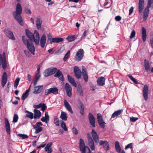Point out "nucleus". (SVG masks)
<instances>
[{"label": "nucleus", "instance_id": "nucleus-44", "mask_svg": "<svg viewBox=\"0 0 153 153\" xmlns=\"http://www.w3.org/2000/svg\"><path fill=\"white\" fill-rule=\"evenodd\" d=\"M70 53V51H68L65 55L63 58L64 61H65L69 58Z\"/></svg>", "mask_w": 153, "mask_h": 153}, {"label": "nucleus", "instance_id": "nucleus-9", "mask_svg": "<svg viewBox=\"0 0 153 153\" xmlns=\"http://www.w3.org/2000/svg\"><path fill=\"white\" fill-rule=\"evenodd\" d=\"M74 71L75 76L78 79L80 78L81 76L82 73L79 68L75 66L74 68Z\"/></svg>", "mask_w": 153, "mask_h": 153}, {"label": "nucleus", "instance_id": "nucleus-38", "mask_svg": "<svg viewBox=\"0 0 153 153\" xmlns=\"http://www.w3.org/2000/svg\"><path fill=\"white\" fill-rule=\"evenodd\" d=\"M75 36H69L66 38V39L68 41L70 42L74 41L76 38Z\"/></svg>", "mask_w": 153, "mask_h": 153}, {"label": "nucleus", "instance_id": "nucleus-22", "mask_svg": "<svg viewBox=\"0 0 153 153\" xmlns=\"http://www.w3.org/2000/svg\"><path fill=\"white\" fill-rule=\"evenodd\" d=\"M55 77H58L59 79L61 81H64L63 76L61 71L59 70L56 71V74L54 75Z\"/></svg>", "mask_w": 153, "mask_h": 153}, {"label": "nucleus", "instance_id": "nucleus-18", "mask_svg": "<svg viewBox=\"0 0 153 153\" xmlns=\"http://www.w3.org/2000/svg\"><path fill=\"white\" fill-rule=\"evenodd\" d=\"M4 120L6 132L8 134H10V124L7 118H5Z\"/></svg>", "mask_w": 153, "mask_h": 153}, {"label": "nucleus", "instance_id": "nucleus-41", "mask_svg": "<svg viewBox=\"0 0 153 153\" xmlns=\"http://www.w3.org/2000/svg\"><path fill=\"white\" fill-rule=\"evenodd\" d=\"M1 63L4 69H5L7 68V62L6 59H1Z\"/></svg>", "mask_w": 153, "mask_h": 153}, {"label": "nucleus", "instance_id": "nucleus-33", "mask_svg": "<svg viewBox=\"0 0 153 153\" xmlns=\"http://www.w3.org/2000/svg\"><path fill=\"white\" fill-rule=\"evenodd\" d=\"M30 91V88L26 90L25 93H24L22 95V100H24L28 97V93Z\"/></svg>", "mask_w": 153, "mask_h": 153}, {"label": "nucleus", "instance_id": "nucleus-57", "mask_svg": "<svg viewBox=\"0 0 153 153\" xmlns=\"http://www.w3.org/2000/svg\"><path fill=\"white\" fill-rule=\"evenodd\" d=\"M132 147V143H130L126 146L125 147V149L126 150L128 148H131Z\"/></svg>", "mask_w": 153, "mask_h": 153}, {"label": "nucleus", "instance_id": "nucleus-17", "mask_svg": "<svg viewBox=\"0 0 153 153\" xmlns=\"http://www.w3.org/2000/svg\"><path fill=\"white\" fill-rule=\"evenodd\" d=\"M100 145L103 146L104 149L106 150H108L109 149V144L108 142L106 141L100 140Z\"/></svg>", "mask_w": 153, "mask_h": 153}, {"label": "nucleus", "instance_id": "nucleus-16", "mask_svg": "<svg viewBox=\"0 0 153 153\" xmlns=\"http://www.w3.org/2000/svg\"><path fill=\"white\" fill-rule=\"evenodd\" d=\"M7 81V75L6 72H4L3 74L1 80V86L4 87Z\"/></svg>", "mask_w": 153, "mask_h": 153}, {"label": "nucleus", "instance_id": "nucleus-13", "mask_svg": "<svg viewBox=\"0 0 153 153\" xmlns=\"http://www.w3.org/2000/svg\"><path fill=\"white\" fill-rule=\"evenodd\" d=\"M65 88L67 95L69 97H71L72 94V89L71 86L68 83H66L65 84Z\"/></svg>", "mask_w": 153, "mask_h": 153}, {"label": "nucleus", "instance_id": "nucleus-21", "mask_svg": "<svg viewBox=\"0 0 153 153\" xmlns=\"http://www.w3.org/2000/svg\"><path fill=\"white\" fill-rule=\"evenodd\" d=\"M105 79L103 77H99L97 80L98 84L101 86H102L105 85Z\"/></svg>", "mask_w": 153, "mask_h": 153}, {"label": "nucleus", "instance_id": "nucleus-47", "mask_svg": "<svg viewBox=\"0 0 153 153\" xmlns=\"http://www.w3.org/2000/svg\"><path fill=\"white\" fill-rule=\"evenodd\" d=\"M34 88L33 89V93L34 94H38V86H34Z\"/></svg>", "mask_w": 153, "mask_h": 153}, {"label": "nucleus", "instance_id": "nucleus-31", "mask_svg": "<svg viewBox=\"0 0 153 153\" xmlns=\"http://www.w3.org/2000/svg\"><path fill=\"white\" fill-rule=\"evenodd\" d=\"M122 111L123 110H119L115 111L112 115L111 118H114L120 115Z\"/></svg>", "mask_w": 153, "mask_h": 153}, {"label": "nucleus", "instance_id": "nucleus-26", "mask_svg": "<svg viewBox=\"0 0 153 153\" xmlns=\"http://www.w3.org/2000/svg\"><path fill=\"white\" fill-rule=\"evenodd\" d=\"M149 13V10L145 8V9L144 11L143 17V20L146 21L148 17V14Z\"/></svg>", "mask_w": 153, "mask_h": 153}, {"label": "nucleus", "instance_id": "nucleus-51", "mask_svg": "<svg viewBox=\"0 0 153 153\" xmlns=\"http://www.w3.org/2000/svg\"><path fill=\"white\" fill-rule=\"evenodd\" d=\"M18 119V115L16 114H14L13 117V122L14 123L17 122Z\"/></svg>", "mask_w": 153, "mask_h": 153}, {"label": "nucleus", "instance_id": "nucleus-29", "mask_svg": "<svg viewBox=\"0 0 153 153\" xmlns=\"http://www.w3.org/2000/svg\"><path fill=\"white\" fill-rule=\"evenodd\" d=\"M67 77L70 82L74 86L76 87L77 85L74 79L71 76L69 75L67 76Z\"/></svg>", "mask_w": 153, "mask_h": 153}, {"label": "nucleus", "instance_id": "nucleus-43", "mask_svg": "<svg viewBox=\"0 0 153 153\" xmlns=\"http://www.w3.org/2000/svg\"><path fill=\"white\" fill-rule=\"evenodd\" d=\"M128 77L130 78V79L132 80L135 84H138L139 82L138 81L136 80V79L134 78L130 74L128 75Z\"/></svg>", "mask_w": 153, "mask_h": 153}, {"label": "nucleus", "instance_id": "nucleus-58", "mask_svg": "<svg viewBox=\"0 0 153 153\" xmlns=\"http://www.w3.org/2000/svg\"><path fill=\"white\" fill-rule=\"evenodd\" d=\"M72 130L74 134L76 135L78 134V131L77 129L76 128L74 127H73L72 129Z\"/></svg>", "mask_w": 153, "mask_h": 153}, {"label": "nucleus", "instance_id": "nucleus-34", "mask_svg": "<svg viewBox=\"0 0 153 153\" xmlns=\"http://www.w3.org/2000/svg\"><path fill=\"white\" fill-rule=\"evenodd\" d=\"M42 21L41 19L39 18V30L40 32L43 33L44 30L43 26L42 25Z\"/></svg>", "mask_w": 153, "mask_h": 153}, {"label": "nucleus", "instance_id": "nucleus-52", "mask_svg": "<svg viewBox=\"0 0 153 153\" xmlns=\"http://www.w3.org/2000/svg\"><path fill=\"white\" fill-rule=\"evenodd\" d=\"M34 128L36 129V131L35 133L36 134H37L38 133V122L36 123V125H35L33 126Z\"/></svg>", "mask_w": 153, "mask_h": 153}, {"label": "nucleus", "instance_id": "nucleus-62", "mask_svg": "<svg viewBox=\"0 0 153 153\" xmlns=\"http://www.w3.org/2000/svg\"><path fill=\"white\" fill-rule=\"evenodd\" d=\"M88 33V30H85L84 31V32L83 34V37H85Z\"/></svg>", "mask_w": 153, "mask_h": 153}, {"label": "nucleus", "instance_id": "nucleus-11", "mask_svg": "<svg viewBox=\"0 0 153 153\" xmlns=\"http://www.w3.org/2000/svg\"><path fill=\"white\" fill-rule=\"evenodd\" d=\"M88 119L91 125L93 127H94L95 125V118L93 114L90 113L88 114Z\"/></svg>", "mask_w": 153, "mask_h": 153}, {"label": "nucleus", "instance_id": "nucleus-20", "mask_svg": "<svg viewBox=\"0 0 153 153\" xmlns=\"http://www.w3.org/2000/svg\"><path fill=\"white\" fill-rule=\"evenodd\" d=\"M88 145L92 150H95V146L94 141L92 138H89L88 140Z\"/></svg>", "mask_w": 153, "mask_h": 153}, {"label": "nucleus", "instance_id": "nucleus-27", "mask_svg": "<svg viewBox=\"0 0 153 153\" xmlns=\"http://www.w3.org/2000/svg\"><path fill=\"white\" fill-rule=\"evenodd\" d=\"M64 40L63 38H57L52 39V40H50V43L52 44L53 42L59 43L60 42H62Z\"/></svg>", "mask_w": 153, "mask_h": 153}, {"label": "nucleus", "instance_id": "nucleus-64", "mask_svg": "<svg viewBox=\"0 0 153 153\" xmlns=\"http://www.w3.org/2000/svg\"><path fill=\"white\" fill-rule=\"evenodd\" d=\"M24 52H25V54H26V55L28 57L30 56V54L29 52L28 51L25 50V51Z\"/></svg>", "mask_w": 153, "mask_h": 153}, {"label": "nucleus", "instance_id": "nucleus-35", "mask_svg": "<svg viewBox=\"0 0 153 153\" xmlns=\"http://www.w3.org/2000/svg\"><path fill=\"white\" fill-rule=\"evenodd\" d=\"M37 73L35 76V78L33 81V85L34 86H36L37 82L38 81V67L37 70Z\"/></svg>", "mask_w": 153, "mask_h": 153}, {"label": "nucleus", "instance_id": "nucleus-4", "mask_svg": "<svg viewBox=\"0 0 153 153\" xmlns=\"http://www.w3.org/2000/svg\"><path fill=\"white\" fill-rule=\"evenodd\" d=\"M57 69L56 68H50L45 70L44 72V75L45 76H48L55 74L57 71Z\"/></svg>", "mask_w": 153, "mask_h": 153}, {"label": "nucleus", "instance_id": "nucleus-3", "mask_svg": "<svg viewBox=\"0 0 153 153\" xmlns=\"http://www.w3.org/2000/svg\"><path fill=\"white\" fill-rule=\"evenodd\" d=\"M79 146L80 151L82 153L90 152V149L88 147L85 146L84 142L82 139L79 140Z\"/></svg>", "mask_w": 153, "mask_h": 153}, {"label": "nucleus", "instance_id": "nucleus-30", "mask_svg": "<svg viewBox=\"0 0 153 153\" xmlns=\"http://www.w3.org/2000/svg\"><path fill=\"white\" fill-rule=\"evenodd\" d=\"M142 39L143 42H145L146 38V30L143 27L142 28Z\"/></svg>", "mask_w": 153, "mask_h": 153}, {"label": "nucleus", "instance_id": "nucleus-50", "mask_svg": "<svg viewBox=\"0 0 153 153\" xmlns=\"http://www.w3.org/2000/svg\"><path fill=\"white\" fill-rule=\"evenodd\" d=\"M54 123L57 126H59V120L58 118L57 117H55L54 120Z\"/></svg>", "mask_w": 153, "mask_h": 153}, {"label": "nucleus", "instance_id": "nucleus-40", "mask_svg": "<svg viewBox=\"0 0 153 153\" xmlns=\"http://www.w3.org/2000/svg\"><path fill=\"white\" fill-rule=\"evenodd\" d=\"M77 91L80 95L82 96L83 91L82 89V87L80 84L78 85L77 86Z\"/></svg>", "mask_w": 153, "mask_h": 153}, {"label": "nucleus", "instance_id": "nucleus-14", "mask_svg": "<svg viewBox=\"0 0 153 153\" xmlns=\"http://www.w3.org/2000/svg\"><path fill=\"white\" fill-rule=\"evenodd\" d=\"M46 42V36L45 34H44L41 36L40 40V45L42 48H44L45 47Z\"/></svg>", "mask_w": 153, "mask_h": 153}, {"label": "nucleus", "instance_id": "nucleus-6", "mask_svg": "<svg viewBox=\"0 0 153 153\" xmlns=\"http://www.w3.org/2000/svg\"><path fill=\"white\" fill-rule=\"evenodd\" d=\"M45 93L46 95H48L51 93L56 94H58V90L56 87H54L46 90Z\"/></svg>", "mask_w": 153, "mask_h": 153}, {"label": "nucleus", "instance_id": "nucleus-55", "mask_svg": "<svg viewBox=\"0 0 153 153\" xmlns=\"http://www.w3.org/2000/svg\"><path fill=\"white\" fill-rule=\"evenodd\" d=\"M138 119V118L136 117H131L130 118V121L131 122H134Z\"/></svg>", "mask_w": 153, "mask_h": 153}, {"label": "nucleus", "instance_id": "nucleus-32", "mask_svg": "<svg viewBox=\"0 0 153 153\" xmlns=\"http://www.w3.org/2000/svg\"><path fill=\"white\" fill-rule=\"evenodd\" d=\"M60 118L62 120L66 121L67 120V115L66 112L64 111H62Z\"/></svg>", "mask_w": 153, "mask_h": 153}, {"label": "nucleus", "instance_id": "nucleus-59", "mask_svg": "<svg viewBox=\"0 0 153 153\" xmlns=\"http://www.w3.org/2000/svg\"><path fill=\"white\" fill-rule=\"evenodd\" d=\"M25 12L27 14H30L31 13V11L28 8H26L25 10Z\"/></svg>", "mask_w": 153, "mask_h": 153}, {"label": "nucleus", "instance_id": "nucleus-15", "mask_svg": "<svg viewBox=\"0 0 153 153\" xmlns=\"http://www.w3.org/2000/svg\"><path fill=\"white\" fill-rule=\"evenodd\" d=\"M82 76L85 82H87L88 81V76L85 70V67L84 66H82Z\"/></svg>", "mask_w": 153, "mask_h": 153}, {"label": "nucleus", "instance_id": "nucleus-19", "mask_svg": "<svg viewBox=\"0 0 153 153\" xmlns=\"http://www.w3.org/2000/svg\"><path fill=\"white\" fill-rule=\"evenodd\" d=\"M144 5V0H139L138 3L139 11L141 13L143 10Z\"/></svg>", "mask_w": 153, "mask_h": 153}, {"label": "nucleus", "instance_id": "nucleus-53", "mask_svg": "<svg viewBox=\"0 0 153 153\" xmlns=\"http://www.w3.org/2000/svg\"><path fill=\"white\" fill-rule=\"evenodd\" d=\"M152 3L153 2L152 0H148L147 6L146 8L149 9Z\"/></svg>", "mask_w": 153, "mask_h": 153}, {"label": "nucleus", "instance_id": "nucleus-10", "mask_svg": "<svg viewBox=\"0 0 153 153\" xmlns=\"http://www.w3.org/2000/svg\"><path fill=\"white\" fill-rule=\"evenodd\" d=\"M4 32L6 36L9 39L13 40L15 39V38L11 31L7 29H5L4 30Z\"/></svg>", "mask_w": 153, "mask_h": 153}, {"label": "nucleus", "instance_id": "nucleus-7", "mask_svg": "<svg viewBox=\"0 0 153 153\" xmlns=\"http://www.w3.org/2000/svg\"><path fill=\"white\" fill-rule=\"evenodd\" d=\"M97 116L99 125L102 128H104L105 123L103 119L102 115L98 113L97 114Z\"/></svg>", "mask_w": 153, "mask_h": 153}, {"label": "nucleus", "instance_id": "nucleus-8", "mask_svg": "<svg viewBox=\"0 0 153 153\" xmlns=\"http://www.w3.org/2000/svg\"><path fill=\"white\" fill-rule=\"evenodd\" d=\"M143 95L145 100H147L148 97L149 89L147 85H145L143 87Z\"/></svg>", "mask_w": 153, "mask_h": 153}, {"label": "nucleus", "instance_id": "nucleus-24", "mask_svg": "<svg viewBox=\"0 0 153 153\" xmlns=\"http://www.w3.org/2000/svg\"><path fill=\"white\" fill-rule=\"evenodd\" d=\"M64 105L67 109L68 111H69L71 113H73V112L71 105L66 100H64Z\"/></svg>", "mask_w": 153, "mask_h": 153}, {"label": "nucleus", "instance_id": "nucleus-39", "mask_svg": "<svg viewBox=\"0 0 153 153\" xmlns=\"http://www.w3.org/2000/svg\"><path fill=\"white\" fill-rule=\"evenodd\" d=\"M80 104L79 109H80V113L82 115H83L84 114L83 105L82 102H80Z\"/></svg>", "mask_w": 153, "mask_h": 153}, {"label": "nucleus", "instance_id": "nucleus-25", "mask_svg": "<svg viewBox=\"0 0 153 153\" xmlns=\"http://www.w3.org/2000/svg\"><path fill=\"white\" fill-rule=\"evenodd\" d=\"M144 66L145 70L146 72H148L150 70V65L148 61L146 59H145L144 61Z\"/></svg>", "mask_w": 153, "mask_h": 153}, {"label": "nucleus", "instance_id": "nucleus-37", "mask_svg": "<svg viewBox=\"0 0 153 153\" xmlns=\"http://www.w3.org/2000/svg\"><path fill=\"white\" fill-rule=\"evenodd\" d=\"M47 108L46 104L44 103H40L39 104V108H41V110L44 112Z\"/></svg>", "mask_w": 153, "mask_h": 153}, {"label": "nucleus", "instance_id": "nucleus-36", "mask_svg": "<svg viewBox=\"0 0 153 153\" xmlns=\"http://www.w3.org/2000/svg\"><path fill=\"white\" fill-rule=\"evenodd\" d=\"M115 149L117 152H120L121 150V148L119 145L118 141H116L115 143Z\"/></svg>", "mask_w": 153, "mask_h": 153}, {"label": "nucleus", "instance_id": "nucleus-60", "mask_svg": "<svg viewBox=\"0 0 153 153\" xmlns=\"http://www.w3.org/2000/svg\"><path fill=\"white\" fill-rule=\"evenodd\" d=\"M115 19L116 21H119L121 19V18L120 16H117L115 17Z\"/></svg>", "mask_w": 153, "mask_h": 153}, {"label": "nucleus", "instance_id": "nucleus-28", "mask_svg": "<svg viewBox=\"0 0 153 153\" xmlns=\"http://www.w3.org/2000/svg\"><path fill=\"white\" fill-rule=\"evenodd\" d=\"M49 117L48 112H46L45 113V117H43L41 119V120L43 122H45L47 123L49 120Z\"/></svg>", "mask_w": 153, "mask_h": 153}, {"label": "nucleus", "instance_id": "nucleus-61", "mask_svg": "<svg viewBox=\"0 0 153 153\" xmlns=\"http://www.w3.org/2000/svg\"><path fill=\"white\" fill-rule=\"evenodd\" d=\"M133 9H134V7H131L130 8V9L129 10V15H130L132 13L133 10Z\"/></svg>", "mask_w": 153, "mask_h": 153}, {"label": "nucleus", "instance_id": "nucleus-1", "mask_svg": "<svg viewBox=\"0 0 153 153\" xmlns=\"http://www.w3.org/2000/svg\"><path fill=\"white\" fill-rule=\"evenodd\" d=\"M26 34L30 41L26 39L24 36H22L23 42L24 44L27 46L29 51L33 55H34L35 49L32 43V41L33 40L35 43L38 44V33L37 30H34V34H33L28 30H26Z\"/></svg>", "mask_w": 153, "mask_h": 153}, {"label": "nucleus", "instance_id": "nucleus-42", "mask_svg": "<svg viewBox=\"0 0 153 153\" xmlns=\"http://www.w3.org/2000/svg\"><path fill=\"white\" fill-rule=\"evenodd\" d=\"M61 126L65 131H67L68 128L66 126V124L63 121H61Z\"/></svg>", "mask_w": 153, "mask_h": 153}, {"label": "nucleus", "instance_id": "nucleus-12", "mask_svg": "<svg viewBox=\"0 0 153 153\" xmlns=\"http://www.w3.org/2000/svg\"><path fill=\"white\" fill-rule=\"evenodd\" d=\"M92 137L95 143H98L99 142V137L97 132L94 129H92L91 132Z\"/></svg>", "mask_w": 153, "mask_h": 153}, {"label": "nucleus", "instance_id": "nucleus-48", "mask_svg": "<svg viewBox=\"0 0 153 153\" xmlns=\"http://www.w3.org/2000/svg\"><path fill=\"white\" fill-rule=\"evenodd\" d=\"M6 59V54L5 52H4L2 53V55L1 54H0V65H1V59Z\"/></svg>", "mask_w": 153, "mask_h": 153}, {"label": "nucleus", "instance_id": "nucleus-49", "mask_svg": "<svg viewBox=\"0 0 153 153\" xmlns=\"http://www.w3.org/2000/svg\"><path fill=\"white\" fill-rule=\"evenodd\" d=\"M18 136L22 139H25L28 137V136L25 134H19Z\"/></svg>", "mask_w": 153, "mask_h": 153}, {"label": "nucleus", "instance_id": "nucleus-45", "mask_svg": "<svg viewBox=\"0 0 153 153\" xmlns=\"http://www.w3.org/2000/svg\"><path fill=\"white\" fill-rule=\"evenodd\" d=\"M26 112L27 113V114H26V116L27 117H29L31 119L33 118V114L32 113L27 111H26Z\"/></svg>", "mask_w": 153, "mask_h": 153}, {"label": "nucleus", "instance_id": "nucleus-2", "mask_svg": "<svg viewBox=\"0 0 153 153\" xmlns=\"http://www.w3.org/2000/svg\"><path fill=\"white\" fill-rule=\"evenodd\" d=\"M22 9L21 4L18 3L16 6V11L13 12V15L14 18L21 26L23 25V23L21 14L22 13Z\"/></svg>", "mask_w": 153, "mask_h": 153}, {"label": "nucleus", "instance_id": "nucleus-23", "mask_svg": "<svg viewBox=\"0 0 153 153\" xmlns=\"http://www.w3.org/2000/svg\"><path fill=\"white\" fill-rule=\"evenodd\" d=\"M52 144L51 142L48 143L45 148V151L48 153H51L52 151L51 146Z\"/></svg>", "mask_w": 153, "mask_h": 153}, {"label": "nucleus", "instance_id": "nucleus-56", "mask_svg": "<svg viewBox=\"0 0 153 153\" xmlns=\"http://www.w3.org/2000/svg\"><path fill=\"white\" fill-rule=\"evenodd\" d=\"M135 32L134 30H133L131 34V35L130 36V39H132L135 36Z\"/></svg>", "mask_w": 153, "mask_h": 153}, {"label": "nucleus", "instance_id": "nucleus-63", "mask_svg": "<svg viewBox=\"0 0 153 153\" xmlns=\"http://www.w3.org/2000/svg\"><path fill=\"white\" fill-rule=\"evenodd\" d=\"M43 90V85L39 86V93L41 92Z\"/></svg>", "mask_w": 153, "mask_h": 153}, {"label": "nucleus", "instance_id": "nucleus-46", "mask_svg": "<svg viewBox=\"0 0 153 153\" xmlns=\"http://www.w3.org/2000/svg\"><path fill=\"white\" fill-rule=\"evenodd\" d=\"M20 80V79L19 78H17L15 81L14 85V88H16L17 87L19 84V83Z\"/></svg>", "mask_w": 153, "mask_h": 153}, {"label": "nucleus", "instance_id": "nucleus-5", "mask_svg": "<svg viewBox=\"0 0 153 153\" xmlns=\"http://www.w3.org/2000/svg\"><path fill=\"white\" fill-rule=\"evenodd\" d=\"M84 54L83 50L82 49H80L78 50L75 56L76 60L79 61L82 59Z\"/></svg>", "mask_w": 153, "mask_h": 153}, {"label": "nucleus", "instance_id": "nucleus-54", "mask_svg": "<svg viewBox=\"0 0 153 153\" xmlns=\"http://www.w3.org/2000/svg\"><path fill=\"white\" fill-rule=\"evenodd\" d=\"M34 118H38V110L34 109Z\"/></svg>", "mask_w": 153, "mask_h": 153}]
</instances>
